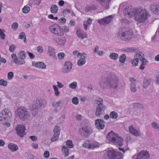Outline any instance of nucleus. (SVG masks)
Segmentation results:
<instances>
[{
    "label": "nucleus",
    "mask_w": 159,
    "mask_h": 159,
    "mask_svg": "<svg viewBox=\"0 0 159 159\" xmlns=\"http://www.w3.org/2000/svg\"><path fill=\"white\" fill-rule=\"evenodd\" d=\"M130 80L131 83L130 84V89L132 93H135L137 91L136 80L134 78H130Z\"/></svg>",
    "instance_id": "obj_20"
},
{
    "label": "nucleus",
    "mask_w": 159,
    "mask_h": 159,
    "mask_svg": "<svg viewBox=\"0 0 159 159\" xmlns=\"http://www.w3.org/2000/svg\"><path fill=\"white\" fill-rule=\"evenodd\" d=\"M32 2L35 4L39 5L41 1V0H31Z\"/></svg>",
    "instance_id": "obj_60"
},
{
    "label": "nucleus",
    "mask_w": 159,
    "mask_h": 159,
    "mask_svg": "<svg viewBox=\"0 0 159 159\" xmlns=\"http://www.w3.org/2000/svg\"><path fill=\"white\" fill-rule=\"evenodd\" d=\"M12 58L14 60V62L17 64L21 65L24 64L25 61L24 60V58L17 57L16 54L13 53L11 55Z\"/></svg>",
    "instance_id": "obj_15"
},
{
    "label": "nucleus",
    "mask_w": 159,
    "mask_h": 159,
    "mask_svg": "<svg viewBox=\"0 0 159 159\" xmlns=\"http://www.w3.org/2000/svg\"><path fill=\"white\" fill-rule=\"evenodd\" d=\"M79 132L82 135L86 137H88L92 133V130L90 127L85 126L79 129Z\"/></svg>",
    "instance_id": "obj_10"
},
{
    "label": "nucleus",
    "mask_w": 159,
    "mask_h": 159,
    "mask_svg": "<svg viewBox=\"0 0 159 159\" xmlns=\"http://www.w3.org/2000/svg\"><path fill=\"white\" fill-rule=\"evenodd\" d=\"M65 54L64 53L60 52L57 54V56L58 59H63L64 58Z\"/></svg>",
    "instance_id": "obj_54"
},
{
    "label": "nucleus",
    "mask_w": 159,
    "mask_h": 159,
    "mask_svg": "<svg viewBox=\"0 0 159 159\" xmlns=\"http://www.w3.org/2000/svg\"><path fill=\"white\" fill-rule=\"evenodd\" d=\"M32 65L36 67L45 69L46 68V65L43 62H32Z\"/></svg>",
    "instance_id": "obj_26"
},
{
    "label": "nucleus",
    "mask_w": 159,
    "mask_h": 159,
    "mask_svg": "<svg viewBox=\"0 0 159 159\" xmlns=\"http://www.w3.org/2000/svg\"><path fill=\"white\" fill-rule=\"evenodd\" d=\"M113 17L112 15H110L103 18L98 20V22L100 25H105L109 24L111 22L113 19Z\"/></svg>",
    "instance_id": "obj_12"
},
{
    "label": "nucleus",
    "mask_w": 159,
    "mask_h": 159,
    "mask_svg": "<svg viewBox=\"0 0 159 159\" xmlns=\"http://www.w3.org/2000/svg\"><path fill=\"white\" fill-rule=\"evenodd\" d=\"M77 83L76 82H73L69 84V87L71 89H75L77 87Z\"/></svg>",
    "instance_id": "obj_43"
},
{
    "label": "nucleus",
    "mask_w": 159,
    "mask_h": 159,
    "mask_svg": "<svg viewBox=\"0 0 159 159\" xmlns=\"http://www.w3.org/2000/svg\"><path fill=\"white\" fill-rule=\"evenodd\" d=\"M8 149L11 152H14L18 150V146L13 143H10L8 145Z\"/></svg>",
    "instance_id": "obj_28"
},
{
    "label": "nucleus",
    "mask_w": 159,
    "mask_h": 159,
    "mask_svg": "<svg viewBox=\"0 0 159 159\" xmlns=\"http://www.w3.org/2000/svg\"><path fill=\"white\" fill-rule=\"evenodd\" d=\"M7 85V81L3 79L0 80V86H6Z\"/></svg>",
    "instance_id": "obj_52"
},
{
    "label": "nucleus",
    "mask_w": 159,
    "mask_h": 159,
    "mask_svg": "<svg viewBox=\"0 0 159 159\" xmlns=\"http://www.w3.org/2000/svg\"><path fill=\"white\" fill-rule=\"evenodd\" d=\"M131 63L134 66H137L138 60V58H135L134 59H132L131 61Z\"/></svg>",
    "instance_id": "obj_47"
},
{
    "label": "nucleus",
    "mask_w": 159,
    "mask_h": 159,
    "mask_svg": "<svg viewBox=\"0 0 159 159\" xmlns=\"http://www.w3.org/2000/svg\"><path fill=\"white\" fill-rule=\"evenodd\" d=\"M129 133L136 137L140 136L141 135V133L139 131L136 129L132 125L129 126Z\"/></svg>",
    "instance_id": "obj_19"
},
{
    "label": "nucleus",
    "mask_w": 159,
    "mask_h": 159,
    "mask_svg": "<svg viewBox=\"0 0 159 159\" xmlns=\"http://www.w3.org/2000/svg\"><path fill=\"white\" fill-rule=\"evenodd\" d=\"M37 49L38 52H39L40 53H42L43 52V48L41 46L38 47Z\"/></svg>",
    "instance_id": "obj_58"
},
{
    "label": "nucleus",
    "mask_w": 159,
    "mask_h": 159,
    "mask_svg": "<svg viewBox=\"0 0 159 159\" xmlns=\"http://www.w3.org/2000/svg\"><path fill=\"white\" fill-rule=\"evenodd\" d=\"M133 107L137 109H144L143 106L142 104L139 103H134L133 104Z\"/></svg>",
    "instance_id": "obj_30"
},
{
    "label": "nucleus",
    "mask_w": 159,
    "mask_h": 159,
    "mask_svg": "<svg viewBox=\"0 0 159 159\" xmlns=\"http://www.w3.org/2000/svg\"><path fill=\"white\" fill-rule=\"evenodd\" d=\"M106 109V107L104 105L100 104L97 105L96 108L95 115L96 116H99Z\"/></svg>",
    "instance_id": "obj_17"
},
{
    "label": "nucleus",
    "mask_w": 159,
    "mask_h": 159,
    "mask_svg": "<svg viewBox=\"0 0 159 159\" xmlns=\"http://www.w3.org/2000/svg\"><path fill=\"white\" fill-rule=\"evenodd\" d=\"M30 9L29 7L27 6H25L23 8L22 10V11L24 13H27L30 11Z\"/></svg>",
    "instance_id": "obj_45"
},
{
    "label": "nucleus",
    "mask_w": 159,
    "mask_h": 159,
    "mask_svg": "<svg viewBox=\"0 0 159 159\" xmlns=\"http://www.w3.org/2000/svg\"><path fill=\"white\" fill-rule=\"evenodd\" d=\"M66 145L69 148H72L73 147V145L72 144V141L70 140H69L66 141Z\"/></svg>",
    "instance_id": "obj_42"
},
{
    "label": "nucleus",
    "mask_w": 159,
    "mask_h": 159,
    "mask_svg": "<svg viewBox=\"0 0 159 159\" xmlns=\"http://www.w3.org/2000/svg\"><path fill=\"white\" fill-rule=\"evenodd\" d=\"M107 140L110 143L121 146L123 144V139L118 134L112 131L109 132L107 136Z\"/></svg>",
    "instance_id": "obj_3"
},
{
    "label": "nucleus",
    "mask_w": 159,
    "mask_h": 159,
    "mask_svg": "<svg viewBox=\"0 0 159 159\" xmlns=\"http://www.w3.org/2000/svg\"><path fill=\"white\" fill-rule=\"evenodd\" d=\"M47 54V56L50 58L54 59H57L55 50L52 46H48V49Z\"/></svg>",
    "instance_id": "obj_13"
},
{
    "label": "nucleus",
    "mask_w": 159,
    "mask_h": 159,
    "mask_svg": "<svg viewBox=\"0 0 159 159\" xmlns=\"http://www.w3.org/2000/svg\"><path fill=\"white\" fill-rule=\"evenodd\" d=\"M151 126L155 129L159 130V125L156 122L153 121L151 123Z\"/></svg>",
    "instance_id": "obj_36"
},
{
    "label": "nucleus",
    "mask_w": 159,
    "mask_h": 159,
    "mask_svg": "<svg viewBox=\"0 0 159 159\" xmlns=\"http://www.w3.org/2000/svg\"><path fill=\"white\" fill-rule=\"evenodd\" d=\"M119 8L122 9L125 15L135 16L136 20L140 23L145 21L149 15L145 9H135L132 6H129L126 3L121 4Z\"/></svg>",
    "instance_id": "obj_1"
},
{
    "label": "nucleus",
    "mask_w": 159,
    "mask_h": 159,
    "mask_svg": "<svg viewBox=\"0 0 159 159\" xmlns=\"http://www.w3.org/2000/svg\"><path fill=\"white\" fill-rule=\"evenodd\" d=\"M92 20V19L89 18L87 20L84 21L83 26L86 30L88 29V26L91 24Z\"/></svg>",
    "instance_id": "obj_29"
},
{
    "label": "nucleus",
    "mask_w": 159,
    "mask_h": 159,
    "mask_svg": "<svg viewBox=\"0 0 159 159\" xmlns=\"http://www.w3.org/2000/svg\"><path fill=\"white\" fill-rule=\"evenodd\" d=\"M72 103L75 105H77L79 103L78 99L76 97H75L72 99Z\"/></svg>",
    "instance_id": "obj_49"
},
{
    "label": "nucleus",
    "mask_w": 159,
    "mask_h": 159,
    "mask_svg": "<svg viewBox=\"0 0 159 159\" xmlns=\"http://www.w3.org/2000/svg\"><path fill=\"white\" fill-rule=\"evenodd\" d=\"M29 138L33 141H36L37 140V137L35 136H30Z\"/></svg>",
    "instance_id": "obj_63"
},
{
    "label": "nucleus",
    "mask_w": 159,
    "mask_h": 159,
    "mask_svg": "<svg viewBox=\"0 0 159 159\" xmlns=\"http://www.w3.org/2000/svg\"><path fill=\"white\" fill-rule=\"evenodd\" d=\"M151 11L154 13L159 15V5L152 4L150 6Z\"/></svg>",
    "instance_id": "obj_27"
},
{
    "label": "nucleus",
    "mask_w": 159,
    "mask_h": 159,
    "mask_svg": "<svg viewBox=\"0 0 159 159\" xmlns=\"http://www.w3.org/2000/svg\"><path fill=\"white\" fill-rule=\"evenodd\" d=\"M61 103V102L60 101H59L57 102H53L52 105L54 107V108L56 109L60 106Z\"/></svg>",
    "instance_id": "obj_40"
},
{
    "label": "nucleus",
    "mask_w": 159,
    "mask_h": 159,
    "mask_svg": "<svg viewBox=\"0 0 159 159\" xmlns=\"http://www.w3.org/2000/svg\"><path fill=\"white\" fill-rule=\"evenodd\" d=\"M144 56L143 54L142 53L139 52L138 53H136V55L134 56V57L135 58H138V60L139 59L140 60H142V59L143 57V56Z\"/></svg>",
    "instance_id": "obj_38"
},
{
    "label": "nucleus",
    "mask_w": 159,
    "mask_h": 159,
    "mask_svg": "<svg viewBox=\"0 0 159 159\" xmlns=\"http://www.w3.org/2000/svg\"><path fill=\"white\" fill-rule=\"evenodd\" d=\"M49 155V153L48 151H45L43 153V156L45 158H48Z\"/></svg>",
    "instance_id": "obj_59"
},
{
    "label": "nucleus",
    "mask_w": 159,
    "mask_h": 159,
    "mask_svg": "<svg viewBox=\"0 0 159 159\" xmlns=\"http://www.w3.org/2000/svg\"><path fill=\"white\" fill-rule=\"evenodd\" d=\"M76 119L79 121H80L82 120L83 116L81 115H77L76 116Z\"/></svg>",
    "instance_id": "obj_61"
},
{
    "label": "nucleus",
    "mask_w": 159,
    "mask_h": 159,
    "mask_svg": "<svg viewBox=\"0 0 159 159\" xmlns=\"http://www.w3.org/2000/svg\"><path fill=\"white\" fill-rule=\"evenodd\" d=\"M96 127L99 129H102L105 127V122L101 119H97L95 122Z\"/></svg>",
    "instance_id": "obj_18"
},
{
    "label": "nucleus",
    "mask_w": 159,
    "mask_h": 159,
    "mask_svg": "<svg viewBox=\"0 0 159 159\" xmlns=\"http://www.w3.org/2000/svg\"><path fill=\"white\" fill-rule=\"evenodd\" d=\"M118 57V54L115 53H111L109 55L110 58L114 60L117 59Z\"/></svg>",
    "instance_id": "obj_35"
},
{
    "label": "nucleus",
    "mask_w": 159,
    "mask_h": 159,
    "mask_svg": "<svg viewBox=\"0 0 159 159\" xmlns=\"http://www.w3.org/2000/svg\"><path fill=\"white\" fill-rule=\"evenodd\" d=\"M76 34L79 38L83 39L87 36V34L86 32L80 30H77Z\"/></svg>",
    "instance_id": "obj_24"
},
{
    "label": "nucleus",
    "mask_w": 159,
    "mask_h": 159,
    "mask_svg": "<svg viewBox=\"0 0 159 159\" xmlns=\"http://www.w3.org/2000/svg\"><path fill=\"white\" fill-rule=\"evenodd\" d=\"M107 156L111 159H120L123 157V155L121 152L114 149L108 150Z\"/></svg>",
    "instance_id": "obj_8"
},
{
    "label": "nucleus",
    "mask_w": 159,
    "mask_h": 159,
    "mask_svg": "<svg viewBox=\"0 0 159 159\" xmlns=\"http://www.w3.org/2000/svg\"><path fill=\"white\" fill-rule=\"evenodd\" d=\"M73 54L74 55H76V54H77V56L78 57H79L80 56H81V55L82 54H81L80 52H78V51H76V50H75V51H73Z\"/></svg>",
    "instance_id": "obj_62"
},
{
    "label": "nucleus",
    "mask_w": 159,
    "mask_h": 159,
    "mask_svg": "<svg viewBox=\"0 0 159 159\" xmlns=\"http://www.w3.org/2000/svg\"><path fill=\"white\" fill-rule=\"evenodd\" d=\"M149 154L147 151H141L138 154L136 159H149Z\"/></svg>",
    "instance_id": "obj_16"
},
{
    "label": "nucleus",
    "mask_w": 159,
    "mask_h": 159,
    "mask_svg": "<svg viewBox=\"0 0 159 159\" xmlns=\"http://www.w3.org/2000/svg\"><path fill=\"white\" fill-rule=\"evenodd\" d=\"M52 87L54 91L55 95L57 96H58L60 94V92L59 91L58 89L57 86L55 85H53L52 86Z\"/></svg>",
    "instance_id": "obj_39"
},
{
    "label": "nucleus",
    "mask_w": 159,
    "mask_h": 159,
    "mask_svg": "<svg viewBox=\"0 0 159 159\" xmlns=\"http://www.w3.org/2000/svg\"><path fill=\"white\" fill-rule=\"evenodd\" d=\"M16 46L14 44H12L10 46L9 48V51L11 52H13L16 48Z\"/></svg>",
    "instance_id": "obj_51"
},
{
    "label": "nucleus",
    "mask_w": 159,
    "mask_h": 159,
    "mask_svg": "<svg viewBox=\"0 0 159 159\" xmlns=\"http://www.w3.org/2000/svg\"><path fill=\"white\" fill-rule=\"evenodd\" d=\"M60 130V127L56 125L55 126L53 129L54 135L51 139L52 142H54L58 139Z\"/></svg>",
    "instance_id": "obj_14"
},
{
    "label": "nucleus",
    "mask_w": 159,
    "mask_h": 159,
    "mask_svg": "<svg viewBox=\"0 0 159 159\" xmlns=\"http://www.w3.org/2000/svg\"><path fill=\"white\" fill-rule=\"evenodd\" d=\"M17 114L19 118L23 121H26L30 117V114L28 109L23 107L18 108L17 110Z\"/></svg>",
    "instance_id": "obj_5"
},
{
    "label": "nucleus",
    "mask_w": 159,
    "mask_h": 159,
    "mask_svg": "<svg viewBox=\"0 0 159 159\" xmlns=\"http://www.w3.org/2000/svg\"><path fill=\"white\" fill-rule=\"evenodd\" d=\"M23 38L24 39V41L25 42L26 41V36L24 32H21L20 33L19 35V39H22Z\"/></svg>",
    "instance_id": "obj_46"
},
{
    "label": "nucleus",
    "mask_w": 159,
    "mask_h": 159,
    "mask_svg": "<svg viewBox=\"0 0 159 159\" xmlns=\"http://www.w3.org/2000/svg\"><path fill=\"white\" fill-rule=\"evenodd\" d=\"M87 57V55L84 53H83L81 56V58L78 61V65L80 66H81L84 65L86 62L85 59Z\"/></svg>",
    "instance_id": "obj_22"
},
{
    "label": "nucleus",
    "mask_w": 159,
    "mask_h": 159,
    "mask_svg": "<svg viewBox=\"0 0 159 159\" xmlns=\"http://www.w3.org/2000/svg\"><path fill=\"white\" fill-rule=\"evenodd\" d=\"M98 2L105 9H107L109 7L110 2L111 0H95Z\"/></svg>",
    "instance_id": "obj_23"
},
{
    "label": "nucleus",
    "mask_w": 159,
    "mask_h": 159,
    "mask_svg": "<svg viewBox=\"0 0 159 159\" xmlns=\"http://www.w3.org/2000/svg\"><path fill=\"white\" fill-rule=\"evenodd\" d=\"M26 54L24 51H20L17 54V57H21L22 58H25L26 57Z\"/></svg>",
    "instance_id": "obj_37"
},
{
    "label": "nucleus",
    "mask_w": 159,
    "mask_h": 159,
    "mask_svg": "<svg viewBox=\"0 0 159 159\" xmlns=\"http://www.w3.org/2000/svg\"><path fill=\"white\" fill-rule=\"evenodd\" d=\"M5 31L4 30H1L0 29V36L1 38L4 40L5 39V35L4 33V32Z\"/></svg>",
    "instance_id": "obj_48"
},
{
    "label": "nucleus",
    "mask_w": 159,
    "mask_h": 159,
    "mask_svg": "<svg viewBox=\"0 0 159 159\" xmlns=\"http://www.w3.org/2000/svg\"><path fill=\"white\" fill-rule=\"evenodd\" d=\"M126 56L124 54H122L119 57V61L122 63H124L126 60Z\"/></svg>",
    "instance_id": "obj_44"
},
{
    "label": "nucleus",
    "mask_w": 159,
    "mask_h": 159,
    "mask_svg": "<svg viewBox=\"0 0 159 159\" xmlns=\"http://www.w3.org/2000/svg\"><path fill=\"white\" fill-rule=\"evenodd\" d=\"M62 31L63 32H64L65 33H67L69 31V29L68 27L66 26H64L63 29H62Z\"/></svg>",
    "instance_id": "obj_57"
},
{
    "label": "nucleus",
    "mask_w": 159,
    "mask_h": 159,
    "mask_svg": "<svg viewBox=\"0 0 159 159\" xmlns=\"http://www.w3.org/2000/svg\"><path fill=\"white\" fill-rule=\"evenodd\" d=\"M14 76V73L12 72H10L7 74V78L8 80H11Z\"/></svg>",
    "instance_id": "obj_50"
},
{
    "label": "nucleus",
    "mask_w": 159,
    "mask_h": 159,
    "mask_svg": "<svg viewBox=\"0 0 159 159\" xmlns=\"http://www.w3.org/2000/svg\"><path fill=\"white\" fill-rule=\"evenodd\" d=\"M11 116L10 111L5 109L0 112V120L4 122L9 120Z\"/></svg>",
    "instance_id": "obj_9"
},
{
    "label": "nucleus",
    "mask_w": 159,
    "mask_h": 159,
    "mask_svg": "<svg viewBox=\"0 0 159 159\" xmlns=\"http://www.w3.org/2000/svg\"><path fill=\"white\" fill-rule=\"evenodd\" d=\"M50 31L53 34L60 36L64 35L62 29L57 24H54L49 27Z\"/></svg>",
    "instance_id": "obj_7"
},
{
    "label": "nucleus",
    "mask_w": 159,
    "mask_h": 159,
    "mask_svg": "<svg viewBox=\"0 0 159 159\" xmlns=\"http://www.w3.org/2000/svg\"><path fill=\"white\" fill-rule=\"evenodd\" d=\"M96 101L97 102L96 104H98V105H99L100 104L103 105V104L102 103L103 100L101 98H100L96 100Z\"/></svg>",
    "instance_id": "obj_56"
},
{
    "label": "nucleus",
    "mask_w": 159,
    "mask_h": 159,
    "mask_svg": "<svg viewBox=\"0 0 159 159\" xmlns=\"http://www.w3.org/2000/svg\"><path fill=\"white\" fill-rule=\"evenodd\" d=\"M72 64L70 61H66L65 62L62 71L65 73H68L71 70Z\"/></svg>",
    "instance_id": "obj_21"
},
{
    "label": "nucleus",
    "mask_w": 159,
    "mask_h": 159,
    "mask_svg": "<svg viewBox=\"0 0 159 159\" xmlns=\"http://www.w3.org/2000/svg\"><path fill=\"white\" fill-rule=\"evenodd\" d=\"M61 150L64 153V155L65 156H67L69 154V149L65 146H63Z\"/></svg>",
    "instance_id": "obj_33"
},
{
    "label": "nucleus",
    "mask_w": 159,
    "mask_h": 159,
    "mask_svg": "<svg viewBox=\"0 0 159 159\" xmlns=\"http://www.w3.org/2000/svg\"><path fill=\"white\" fill-rule=\"evenodd\" d=\"M98 147V145L96 144H94V143H92L89 144V149H93L95 148Z\"/></svg>",
    "instance_id": "obj_53"
},
{
    "label": "nucleus",
    "mask_w": 159,
    "mask_h": 159,
    "mask_svg": "<svg viewBox=\"0 0 159 159\" xmlns=\"http://www.w3.org/2000/svg\"><path fill=\"white\" fill-rule=\"evenodd\" d=\"M110 116L111 118L116 119L118 117V114L117 112L115 111H113L110 113Z\"/></svg>",
    "instance_id": "obj_41"
},
{
    "label": "nucleus",
    "mask_w": 159,
    "mask_h": 159,
    "mask_svg": "<svg viewBox=\"0 0 159 159\" xmlns=\"http://www.w3.org/2000/svg\"><path fill=\"white\" fill-rule=\"evenodd\" d=\"M58 7L56 5H52L50 8V11L52 13L56 14L57 12Z\"/></svg>",
    "instance_id": "obj_31"
},
{
    "label": "nucleus",
    "mask_w": 159,
    "mask_h": 159,
    "mask_svg": "<svg viewBox=\"0 0 159 159\" xmlns=\"http://www.w3.org/2000/svg\"><path fill=\"white\" fill-rule=\"evenodd\" d=\"M91 10L92 9L90 5L87 6L85 7V11L87 12Z\"/></svg>",
    "instance_id": "obj_64"
},
{
    "label": "nucleus",
    "mask_w": 159,
    "mask_h": 159,
    "mask_svg": "<svg viewBox=\"0 0 159 159\" xmlns=\"http://www.w3.org/2000/svg\"><path fill=\"white\" fill-rule=\"evenodd\" d=\"M151 82V80L148 79H145L143 81V86L144 88H146L149 85Z\"/></svg>",
    "instance_id": "obj_34"
},
{
    "label": "nucleus",
    "mask_w": 159,
    "mask_h": 159,
    "mask_svg": "<svg viewBox=\"0 0 159 159\" xmlns=\"http://www.w3.org/2000/svg\"><path fill=\"white\" fill-rule=\"evenodd\" d=\"M117 34L121 40L127 41L131 39L133 32L131 30L122 27L119 29Z\"/></svg>",
    "instance_id": "obj_4"
},
{
    "label": "nucleus",
    "mask_w": 159,
    "mask_h": 159,
    "mask_svg": "<svg viewBox=\"0 0 159 159\" xmlns=\"http://www.w3.org/2000/svg\"><path fill=\"white\" fill-rule=\"evenodd\" d=\"M141 61H142V63L141 64L139 68L141 70H143L145 68V66L147 64L148 62L146 59L144 58H143L142 60Z\"/></svg>",
    "instance_id": "obj_32"
},
{
    "label": "nucleus",
    "mask_w": 159,
    "mask_h": 159,
    "mask_svg": "<svg viewBox=\"0 0 159 159\" xmlns=\"http://www.w3.org/2000/svg\"><path fill=\"white\" fill-rule=\"evenodd\" d=\"M16 131V133L17 135L21 138H22L25 135V130L26 129L25 126L23 125H18L15 128Z\"/></svg>",
    "instance_id": "obj_11"
},
{
    "label": "nucleus",
    "mask_w": 159,
    "mask_h": 159,
    "mask_svg": "<svg viewBox=\"0 0 159 159\" xmlns=\"http://www.w3.org/2000/svg\"><path fill=\"white\" fill-rule=\"evenodd\" d=\"M53 40L58 45L60 46L64 45L66 41V39L64 37L56 38L54 39Z\"/></svg>",
    "instance_id": "obj_25"
},
{
    "label": "nucleus",
    "mask_w": 159,
    "mask_h": 159,
    "mask_svg": "<svg viewBox=\"0 0 159 159\" xmlns=\"http://www.w3.org/2000/svg\"><path fill=\"white\" fill-rule=\"evenodd\" d=\"M18 27V24L17 22L14 23L12 25H11L12 28L14 30H16Z\"/></svg>",
    "instance_id": "obj_55"
},
{
    "label": "nucleus",
    "mask_w": 159,
    "mask_h": 159,
    "mask_svg": "<svg viewBox=\"0 0 159 159\" xmlns=\"http://www.w3.org/2000/svg\"><path fill=\"white\" fill-rule=\"evenodd\" d=\"M47 104V101L42 99L36 100L33 102L31 106L29 107L31 110H34L36 109H41L45 107Z\"/></svg>",
    "instance_id": "obj_6"
},
{
    "label": "nucleus",
    "mask_w": 159,
    "mask_h": 159,
    "mask_svg": "<svg viewBox=\"0 0 159 159\" xmlns=\"http://www.w3.org/2000/svg\"><path fill=\"white\" fill-rule=\"evenodd\" d=\"M118 80L117 76L116 75H112L106 79L102 80L100 85L103 89L107 88L115 89L118 87Z\"/></svg>",
    "instance_id": "obj_2"
}]
</instances>
